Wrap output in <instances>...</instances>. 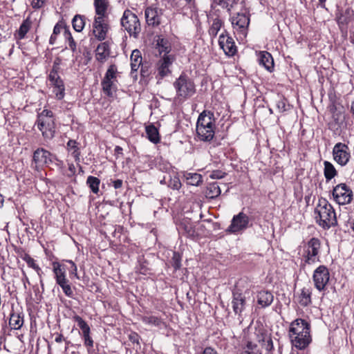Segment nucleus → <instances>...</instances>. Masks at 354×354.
Wrapping results in <instances>:
<instances>
[{
  "label": "nucleus",
  "instance_id": "1",
  "mask_svg": "<svg viewBox=\"0 0 354 354\" xmlns=\"http://www.w3.org/2000/svg\"><path fill=\"white\" fill-rule=\"evenodd\" d=\"M310 325L303 319H297L290 324L289 333L292 344L299 349H304L311 342Z\"/></svg>",
  "mask_w": 354,
  "mask_h": 354
},
{
  "label": "nucleus",
  "instance_id": "2",
  "mask_svg": "<svg viewBox=\"0 0 354 354\" xmlns=\"http://www.w3.org/2000/svg\"><path fill=\"white\" fill-rule=\"evenodd\" d=\"M317 223L323 229L328 230L337 225L336 214L333 207L325 198H319L315 208Z\"/></svg>",
  "mask_w": 354,
  "mask_h": 354
},
{
  "label": "nucleus",
  "instance_id": "3",
  "mask_svg": "<svg viewBox=\"0 0 354 354\" xmlns=\"http://www.w3.org/2000/svg\"><path fill=\"white\" fill-rule=\"evenodd\" d=\"M176 92V97L185 100L196 93L194 82L185 73H182L173 84Z\"/></svg>",
  "mask_w": 354,
  "mask_h": 354
},
{
  "label": "nucleus",
  "instance_id": "4",
  "mask_svg": "<svg viewBox=\"0 0 354 354\" xmlns=\"http://www.w3.org/2000/svg\"><path fill=\"white\" fill-rule=\"evenodd\" d=\"M121 25L131 36L138 37L141 31L140 21L134 13L129 10H124L121 18Z\"/></svg>",
  "mask_w": 354,
  "mask_h": 354
},
{
  "label": "nucleus",
  "instance_id": "5",
  "mask_svg": "<svg viewBox=\"0 0 354 354\" xmlns=\"http://www.w3.org/2000/svg\"><path fill=\"white\" fill-rule=\"evenodd\" d=\"M165 10L156 5H151L146 8L145 16L146 22L149 26L158 27L163 21Z\"/></svg>",
  "mask_w": 354,
  "mask_h": 354
},
{
  "label": "nucleus",
  "instance_id": "6",
  "mask_svg": "<svg viewBox=\"0 0 354 354\" xmlns=\"http://www.w3.org/2000/svg\"><path fill=\"white\" fill-rule=\"evenodd\" d=\"M333 196L339 205L348 204L352 201L353 192L345 183H341L333 188Z\"/></svg>",
  "mask_w": 354,
  "mask_h": 354
},
{
  "label": "nucleus",
  "instance_id": "7",
  "mask_svg": "<svg viewBox=\"0 0 354 354\" xmlns=\"http://www.w3.org/2000/svg\"><path fill=\"white\" fill-rule=\"evenodd\" d=\"M249 217L243 212L234 215L226 232L230 234H236L246 230L249 225Z\"/></svg>",
  "mask_w": 354,
  "mask_h": 354
},
{
  "label": "nucleus",
  "instance_id": "8",
  "mask_svg": "<svg viewBox=\"0 0 354 354\" xmlns=\"http://www.w3.org/2000/svg\"><path fill=\"white\" fill-rule=\"evenodd\" d=\"M329 279L330 274L326 266H319L314 271L313 279L315 287L319 291H323L325 290L326 286L329 281Z\"/></svg>",
  "mask_w": 354,
  "mask_h": 354
},
{
  "label": "nucleus",
  "instance_id": "9",
  "mask_svg": "<svg viewBox=\"0 0 354 354\" xmlns=\"http://www.w3.org/2000/svg\"><path fill=\"white\" fill-rule=\"evenodd\" d=\"M107 17H95L93 23V34L97 40L106 39L109 26L106 21Z\"/></svg>",
  "mask_w": 354,
  "mask_h": 354
},
{
  "label": "nucleus",
  "instance_id": "10",
  "mask_svg": "<svg viewBox=\"0 0 354 354\" xmlns=\"http://www.w3.org/2000/svg\"><path fill=\"white\" fill-rule=\"evenodd\" d=\"M218 44L225 54L229 57L234 55L237 52V48L233 38L230 36L226 30H224L219 36Z\"/></svg>",
  "mask_w": 354,
  "mask_h": 354
},
{
  "label": "nucleus",
  "instance_id": "11",
  "mask_svg": "<svg viewBox=\"0 0 354 354\" xmlns=\"http://www.w3.org/2000/svg\"><path fill=\"white\" fill-rule=\"evenodd\" d=\"M335 160L340 165H346L351 157L348 147L342 142L337 143L333 149Z\"/></svg>",
  "mask_w": 354,
  "mask_h": 354
},
{
  "label": "nucleus",
  "instance_id": "12",
  "mask_svg": "<svg viewBox=\"0 0 354 354\" xmlns=\"http://www.w3.org/2000/svg\"><path fill=\"white\" fill-rule=\"evenodd\" d=\"M232 308L235 315H241L245 308V297L243 295L242 290L236 286L232 290Z\"/></svg>",
  "mask_w": 354,
  "mask_h": 354
},
{
  "label": "nucleus",
  "instance_id": "13",
  "mask_svg": "<svg viewBox=\"0 0 354 354\" xmlns=\"http://www.w3.org/2000/svg\"><path fill=\"white\" fill-rule=\"evenodd\" d=\"M36 124L45 139L51 140L55 136V124L54 119L37 120Z\"/></svg>",
  "mask_w": 354,
  "mask_h": 354
},
{
  "label": "nucleus",
  "instance_id": "14",
  "mask_svg": "<svg viewBox=\"0 0 354 354\" xmlns=\"http://www.w3.org/2000/svg\"><path fill=\"white\" fill-rule=\"evenodd\" d=\"M56 160L55 155L44 148H38L33 153V161L40 166L48 165Z\"/></svg>",
  "mask_w": 354,
  "mask_h": 354
},
{
  "label": "nucleus",
  "instance_id": "15",
  "mask_svg": "<svg viewBox=\"0 0 354 354\" xmlns=\"http://www.w3.org/2000/svg\"><path fill=\"white\" fill-rule=\"evenodd\" d=\"M256 336L257 342L266 349L268 354H272L274 346L271 334L264 328H259L256 333Z\"/></svg>",
  "mask_w": 354,
  "mask_h": 354
},
{
  "label": "nucleus",
  "instance_id": "16",
  "mask_svg": "<svg viewBox=\"0 0 354 354\" xmlns=\"http://www.w3.org/2000/svg\"><path fill=\"white\" fill-rule=\"evenodd\" d=\"M354 13L353 10L351 8H346V9L338 8L335 13V18L337 23L341 30L346 28L347 25L353 19Z\"/></svg>",
  "mask_w": 354,
  "mask_h": 354
},
{
  "label": "nucleus",
  "instance_id": "17",
  "mask_svg": "<svg viewBox=\"0 0 354 354\" xmlns=\"http://www.w3.org/2000/svg\"><path fill=\"white\" fill-rule=\"evenodd\" d=\"M174 61V57L171 55H164L158 63V75L162 77H165L169 73V66Z\"/></svg>",
  "mask_w": 354,
  "mask_h": 354
},
{
  "label": "nucleus",
  "instance_id": "18",
  "mask_svg": "<svg viewBox=\"0 0 354 354\" xmlns=\"http://www.w3.org/2000/svg\"><path fill=\"white\" fill-rule=\"evenodd\" d=\"M24 324V315L22 312L15 310L12 305V310L10 315L9 325L12 329L19 330Z\"/></svg>",
  "mask_w": 354,
  "mask_h": 354
},
{
  "label": "nucleus",
  "instance_id": "19",
  "mask_svg": "<svg viewBox=\"0 0 354 354\" xmlns=\"http://www.w3.org/2000/svg\"><path fill=\"white\" fill-rule=\"evenodd\" d=\"M274 300L272 293L267 290H261L257 294V301L261 308L270 306Z\"/></svg>",
  "mask_w": 354,
  "mask_h": 354
},
{
  "label": "nucleus",
  "instance_id": "20",
  "mask_svg": "<svg viewBox=\"0 0 354 354\" xmlns=\"http://www.w3.org/2000/svg\"><path fill=\"white\" fill-rule=\"evenodd\" d=\"M215 127L214 113L209 111H203L198 116L196 127Z\"/></svg>",
  "mask_w": 354,
  "mask_h": 354
},
{
  "label": "nucleus",
  "instance_id": "21",
  "mask_svg": "<svg viewBox=\"0 0 354 354\" xmlns=\"http://www.w3.org/2000/svg\"><path fill=\"white\" fill-rule=\"evenodd\" d=\"M232 24L233 26H238L240 30L245 34L250 24V18L245 14L238 13L232 19Z\"/></svg>",
  "mask_w": 354,
  "mask_h": 354
},
{
  "label": "nucleus",
  "instance_id": "22",
  "mask_svg": "<svg viewBox=\"0 0 354 354\" xmlns=\"http://www.w3.org/2000/svg\"><path fill=\"white\" fill-rule=\"evenodd\" d=\"M215 127H196V133L199 139L204 142H209L214 136Z\"/></svg>",
  "mask_w": 354,
  "mask_h": 354
},
{
  "label": "nucleus",
  "instance_id": "23",
  "mask_svg": "<svg viewBox=\"0 0 354 354\" xmlns=\"http://www.w3.org/2000/svg\"><path fill=\"white\" fill-rule=\"evenodd\" d=\"M53 271L57 284L68 280L66 276V268L64 266L55 261L53 263Z\"/></svg>",
  "mask_w": 354,
  "mask_h": 354
},
{
  "label": "nucleus",
  "instance_id": "24",
  "mask_svg": "<svg viewBox=\"0 0 354 354\" xmlns=\"http://www.w3.org/2000/svg\"><path fill=\"white\" fill-rule=\"evenodd\" d=\"M259 63L265 67L268 71H272L274 68V61L270 53L263 51L259 55Z\"/></svg>",
  "mask_w": 354,
  "mask_h": 354
},
{
  "label": "nucleus",
  "instance_id": "25",
  "mask_svg": "<svg viewBox=\"0 0 354 354\" xmlns=\"http://www.w3.org/2000/svg\"><path fill=\"white\" fill-rule=\"evenodd\" d=\"M109 46L106 42H102L97 46L95 54L97 60L103 62L109 56Z\"/></svg>",
  "mask_w": 354,
  "mask_h": 354
},
{
  "label": "nucleus",
  "instance_id": "26",
  "mask_svg": "<svg viewBox=\"0 0 354 354\" xmlns=\"http://www.w3.org/2000/svg\"><path fill=\"white\" fill-rule=\"evenodd\" d=\"M108 0H94V7L96 17H107V9L109 7Z\"/></svg>",
  "mask_w": 354,
  "mask_h": 354
},
{
  "label": "nucleus",
  "instance_id": "27",
  "mask_svg": "<svg viewBox=\"0 0 354 354\" xmlns=\"http://www.w3.org/2000/svg\"><path fill=\"white\" fill-rule=\"evenodd\" d=\"M131 73L136 72L142 65V56L139 50L136 49L132 51L131 55Z\"/></svg>",
  "mask_w": 354,
  "mask_h": 354
},
{
  "label": "nucleus",
  "instance_id": "28",
  "mask_svg": "<svg viewBox=\"0 0 354 354\" xmlns=\"http://www.w3.org/2000/svg\"><path fill=\"white\" fill-rule=\"evenodd\" d=\"M321 247L320 241L317 238H312L307 243L306 252L311 253V256H318Z\"/></svg>",
  "mask_w": 354,
  "mask_h": 354
},
{
  "label": "nucleus",
  "instance_id": "29",
  "mask_svg": "<svg viewBox=\"0 0 354 354\" xmlns=\"http://www.w3.org/2000/svg\"><path fill=\"white\" fill-rule=\"evenodd\" d=\"M116 82L117 80H102L101 85L102 86L103 92L107 96L112 97L113 95V93L117 90Z\"/></svg>",
  "mask_w": 354,
  "mask_h": 354
},
{
  "label": "nucleus",
  "instance_id": "30",
  "mask_svg": "<svg viewBox=\"0 0 354 354\" xmlns=\"http://www.w3.org/2000/svg\"><path fill=\"white\" fill-rule=\"evenodd\" d=\"M50 85L53 86V93L57 100H62L65 95V86L62 79L57 80L50 82Z\"/></svg>",
  "mask_w": 354,
  "mask_h": 354
},
{
  "label": "nucleus",
  "instance_id": "31",
  "mask_svg": "<svg viewBox=\"0 0 354 354\" xmlns=\"http://www.w3.org/2000/svg\"><path fill=\"white\" fill-rule=\"evenodd\" d=\"M221 193V188L216 182L209 183L206 187L205 196L213 199L218 197Z\"/></svg>",
  "mask_w": 354,
  "mask_h": 354
},
{
  "label": "nucleus",
  "instance_id": "32",
  "mask_svg": "<svg viewBox=\"0 0 354 354\" xmlns=\"http://www.w3.org/2000/svg\"><path fill=\"white\" fill-rule=\"evenodd\" d=\"M32 21L29 17L23 21L19 30L15 34V37L17 39H22L25 37L27 32L29 31L31 27Z\"/></svg>",
  "mask_w": 354,
  "mask_h": 354
},
{
  "label": "nucleus",
  "instance_id": "33",
  "mask_svg": "<svg viewBox=\"0 0 354 354\" xmlns=\"http://www.w3.org/2000/svg\"><path fill=\"white\" fill-rule=\"evenodd\" d=\"M22 259L26 262V263L28 264V266L30 268L34 269L37 272V274L40 277V283H41V288H44V283H43V281H42V279H41V273H42V272L41 270V268L39 267L38 265H37L35 263V260L28 254H25L22 257Z\"/></svg>",
  "mask_w": 354,
  "mask_h": 354
},
{
  "label": "nucleus",
  "instance_id": "34",
  "mask_svg": "<svg viewBox=\"0 0 354 354\" xmlns=\"http://www.w3.org/2000/svg\"><path fill=\"white\" fill-rule=\"evenodd\" d=\"M78 145V142L75 140H69L67 142L68 151L71 152V155L77 162L80 160V151Z\"/></svg>",
  "mask_w": 354,
  "mask_h": 354
},
{
  "label": "nucleus",
  "instance_id": "35",
  "mask_svg": "<svg viewBox=\"0 0 354 354\" xmlns=\"http://www.w3.org/2000/svg\"><path fill=\"white\" fill-rule=\"evenodd\" d=\"M146 133L149 140L154 144L160 142V136L158 129L153 124L146 127Z\"/></svg>",
  "mask_w": 354,
  "mask_h": 354
},
{
  "label": "nucleus",
  "instance_id": "36",
  "mask_svg": "<svg viewBox=\"0 0 354 354\" xmlns=\"http://www.w3.org/2000/svg\"><path fill=\"white\" fill-rule=\"evenodd\" d=\"M86 24V17L84 15H76L72 20V25L76 32H82Z\"/></svg>",
  "mask_w": 354,
  "mask_h": 354
},
{
  "label": "nucleus",
  "instance_id": "37",
  "mask_svg": "<svg viewBox=\"0 0 354 354\" xmlns=\"http://www.w3.org/2000/svg\"><path fill=\"white\" fill-rule=\"evenodd\" d=\"M324 176L326 179V181L330 180L337 175V171L335 167L328 161H324Z\"/></svg>",
  "mask_w": 354,
  "mask_h": 354
},
{
  "label": "nucleus",
  "instance_id": "38",
  "mask_svg": "<svg viewBox=\"0 0 354 354\" xmlns=\"http://www.w3.org/2000/svg\"><path fill=\"white\" fill-rule=\"evenodd\" d=\"M141 320L145 324L156 327H160L161 325L164 324L161 318L153 315L143 316L142 317Z\"/></svg>",
  "mask_w": 354,
  "mask_h": 354
},
{
  "label": "nucleus",
  "instance_id": "39",
  "mask_svg": "<svg viewBox=\"0 0 354 354\" xmlns=\"http://www.w3.org/2000/svg\"><path fill=\"white\" fill-rule=\"evenodd\" d=\"M212 5L220 6L222 8L226 9L227 12H230L234 5L238 3L239 0H212Z\"/></svg>",
  "mask_w": 354,
  "mask_h": 354
},
{
  "label": "nucleus",
  "instance_id": "40",
  "mask_svg": "<svg viewBox=\"0 0 354 354\" xmlns=\"http://www.w3.org/2000/svg\"><path fill=\"white\" fill-rule=\"evenodd\" d=\"M223 24V22L220 18L216 17L214 19L212 24L208 30L209 35L212 37H216Z\"/></svg>",
  "mask_w": 354,
  "mask_h": 354
},
{
  "label": "nucleus",
  "instance_id": "41",
  "mask_svg": "<svg viewBox=\"0 0 354 354\" xmlns=\"http://www.w3.org/2000/svg\"><path fill=\"white\" fill-rule=\"evenodd\" d=\"M202 176L197 173H189L186 175L187 183L191 185L198 186L202 183Z\"/></svg>",
  "mask_w": 354,
  "mask_h": 354
},
{
  "label": "nucleus",
  "instance_id": "42",
  "mask_svg": "<svg viewBox=\"0 0 354 354\" xmlns=\"http://www.w3.org/2000/svg\"><path fill=\"white\" fill-rule=\"evenodd\" d=\"M311 292L309 289L304 288L301 290L299 304L302 306H307L311 303Z\"/></svg>",
  "mask_w": 354,
  "mask_h": 354
},
{
  "label": "nucleus",
  "instance_id": "43",
  "mask_svg": "<svg viewBox=\"0 0 354 354\" xmlns=\"http://www.w3.org/2000/svg\"><path fill=\"white\" fill-rule=\"evenodd\" d=\"M100 183V180L97 177L89 176L87 178L86 184L94 194L98 193Z\"/></svg>",
  "mask_w": 354,
  "mask_h": 354
},
{
  "label": "nucleus",
  "instance_id": "44",
  "mask_svg": "<svg viewBox=\"0 0 354 354\" xmlns=\"http://www.w3.org/2000/svg\"><path fill=\"white\" fill-rule=\"evenodd\" d=\"M59 70V60L57 59L54 62L53 68L50 71L48 75V80L50 82H53V81H56L57 80L61 79L59 75H58V72Z\"/></svg>",
  "mask_w": 354,
  "mask_h": 354
},
{
  "label": "nucleus",
  "instance_id": "45",
  "mask_svg": "<svg viewBox=\"0 0 354 354\" xmlns=\"http://www.w3.org/2000/svg\"><path fill=\"white\" fill-rule=\"evenodd\" d=\"M118 69L115 64H111L107 69L103 80H117Z\"/></svg>",
  "mask_w": 354,
  "mask_h": 354
},
{
  "label": "nucleus",
  "instance_id": "46",
  "mask_svg": "<svg viewBox=\"0 0 354 354\" xmlns=\"http://www.w3.org/2000/svg\"><path fill=\"white\" fill-rule=\"evenodd\" d=\"M58 285L62 288L63 292L67 297L74 298V293L68 280L59 283Z\"/></svg>",
  "mask_w": 354,
  "mask_h": 354
},
{
  "label": "nucleus",
  "instance_id": "47",
  "mask_svg": "<svg viewBox=\"0 0 354 354\" xmlns=\"http://www.w3.org/2000/svg\"><path fill=\"white\" fill-rule=\"evenodd\" d=\"M182 257L178 252H174L171 258V264L175 270H179L181 267Z\"/></svg>",
  "mask_w": 354,
  "mask_h": 354
},
{
  "label": "nucleus",
  "instance_id": "48",
  "mask_svg": "<svg viewBox=\"0 0 354 354\" xmlns=\"http://www.w3.org/2000/svg\"><path fill=\"white\" fill-rule=\"evenodd\" d=\"M64 35H65L66 39L68 42L69 48H71V50L73 52H75V50H76V43L74 41V39H73V37L71 35V33L70 32V31L68 30L65 29V30H64Z\"/></svg>",
  "mask_w": 354,
  "mask_h": 354
},
{
  "label": "nucleus",
  "instance_id": "49",
  "mask_svg": "<svg viewBox=\"0 0 354 354\" xmlns=\"http://www.w3.org/2000/svg\"><path fill=\"white\" fill-rule=\"evenodd\" d=\"M62 28H63L62 26L59 24H57L54 26L53 34L51 35L50 39H49V43L50 44L53 45L55 43L56 36L60 33Z\"/></svg>",
  "mask_w": 354,
  "mask_h": 354
},
{
  "label": "nucleus",
  "instance_id": "50",
  "mask_svg": "<svg viewBox=\"0 0 354 354\" xmlns=\"http://www.w3.org/2000/svg\"><path fill=\"white\" fill-rule=\"evenodd\" d=\"M319 261V257L317 256H311V253L308 254L307 252L305 251L304 254V264H313L315 262Z\"/></svg>",
  "mask_w": 354,
  "mask_h": 354
},
{
  "label": "nucleus",
  "instance_id": "51",
  "mask_svg": "<svg viewBox=\"0 0 354 354\" xmlns=\"http://www.w3.org/2000/svg\"><path fill=\"white\" fill-rule=\"evenodd\" d=\"M47 119H54L53 113L51 111L48 109H44L41 113H40L37 116V120H46Z\"/></svg>",
  "mask_w": 354,
  "mask_h": 354
},
{
  "label": "nucleus",
  "instance_id": "52",
  "mask_svg": "<svg viewBox=\"0 0 354 354\" xmlns=\"http://www.w3.org/2000/svg\"><path fill=\"white\" fill-rule=\"evenodd\" d=\"M66 261L71 265V267L68 268L70 274L71 276H74L76 279H79L80 277L77 274V268L75 263L71 260H67Z\"/></svg>",
  "mask_w": 354,
  "mask_h": 354
},
{
  "label": "nucleus",
  "instance_id": "53",
  "mask_svg": "<svg viewBox=\"0 0 354 354\" xmlns=\"http://www.w3.org/2000/svg\"><path fill=\"white\" fill-rule=\"evenodd\" d=\"M73 320L77 322V326L80 327L81 330L86 329L88 326H89L87 323L79 315H75L73 317Z\"/></svg>",
  "mask_w": 354,
  "mask_h": 354
},
{
  "label": "nucleus",
  "instance_id": "54",
  "mask_svg": "<svg viewBox=\"0 0 354 354\" xmlns=\"http://www.w3.org/2000/svg\"><path fill=\"white\" fill-rule=\"evenodd\" d=\"M286 103L283 99H280L277 102V107L280 112H283L286 110Z\"/></svg>",
  "mask_w": 354,
  "mask_h": 354
},
{
  "label": "nucleus",
  "instance_id": "55",
  "mask_svg": "<svg viewBox=\"0 0 354 354\" xmlns=\"http://www.w3.org/2000/svg\"><path fill=\"white\" fill-rule=\"evenodd\" d=\"M180 186L181 183L178 178H175L169 184V187L174 189H178Z\"/></svg>",
  "mask_w": 354,
  "mask_h": 354
},
{
  "label": "nucleus",
  "instance_id": "56",
  "mask_svg": "<svg viewBox=\"0 0 354 354\" xmlns=\"http://www.w3.org/2000/svg\"><path fill=\"white\" fill-rule=\"evenodd\" d=\"M44 2L45 0H33L32 2V6L35 9H39L44 6Z\"/></svg>",
  "mask_w": 354,
  "mask_h": 354
},
{
  "label": "nucleus",
  "instance_id": "57",
  "mask_svg": "<svg viewBox=\"0 0 354 354\" xmlns=\"http://www.w3.org/2000/svg\"><path fill=\"white\" fill-rule=\"evenodd\" d=\"M84 340V344L86 346L91 348L93 346V341L92 338L89 335L83 337Z\"/></svg>",
  "mask_w": 354,
  "mask_h": 354
},
{
  "label": "nucleus",
  "instance_id": "58",
  "mask_svg": "<svg viewBox=\"0 0 354 354\" xmlns=\"http://www.w3.org/2000/svg\"><path fill=\"white\" fill-rule=\"evenodd\" d=\"M129 337L131 342L136 343L138 344H139L140 336L137 333H131L129 335Z\"/></svg>",
  "mask_w": 354,
  "mask_h": 354
},
{
  "label": "nucleus",
  "instance_id": "59",
  "mask_svg": "<svg viewBox=\"0 0 354 354\" xmlns=\"http://www.w3.org/2000/svg\"><path fill=\"white\" fill-rule=\"evenodd\" d=\"M162 43H163V39H161L160 43V42L158 43V45L159 46H161V48H160L159 51H160V53L164 52L165 53L164 55H168V53L169 52V50L168 49V47L167 46H165L162 44Z\"/></svg>",
  "mask_w": 354,
  "mask_h": 354
},
{
  "label": "nucleus",
  "instance_id": "60",
  "mask_svg": "<svg viewBox=\"0 0 354 354\" xmlns=\"http://www.w3.org/2000/svg\"><path fill=\"white\" fill-rule=\"evenodd\" d=\"M210 177L213 179H219L223 177V174L220 171H214L210 175Z\"/></svg>",
  "mask_w": 354,
  "mask_h": 354
},
{
  "label": "nucleus",
  "instance_id": "61",
  "mask_svg": "<svg viewBox=\"0 0 354 354\" xmlns=\"http://www.w3.org/2000/svg\"><path fill=\"white\" fill-rule=\"evenodd\" d=\"M122 180L120 179H117L113 181V185L115 189H119L122 186Z\"/></svg>",
  "mask_w": 354,
  "mask_h": 354
},
{
  "label": "nucleus",
  "instance_id": "62",
  "mask_svg": "<svg viewBox=\"0 0 354 354\" xmlns=\"http://www.w3.org/2000/svg\"><path fill=\"white\" fill-rule=\"evenodd\" d=\"M257 348V344H253L252 342H248L246 344L247 351H253Z\"/></svg>",
  "mask_w": 354,
  "mask_h": 354
},
{
  "label": "nucleus",
  "instance_id": "63",
  "mask_svg": "<svg viewBox=\"0 0 354 354\" xmlns=\"http://www.w3.org/2000/svg\"><path fill=\"white\" fill-rule=\"evenodd\" d=\"M203 354H218V353L213 348H212L210 347H207V348H205Z\"/></svg>",
  "mask_w": 354,
  "mask_h": 354
},
{
  "label": "nucleus",
  "instance_id": "64",
  "mask_svg": "<svg viewBox=\"0 0 354 354\" xmlns=\"http://www.w3.org/2000/svg\"><path fill=\"white\" fill-rule=\"evenodd\" d=\"M64 337L62 334L60 333H57L56 334V337H55V341L57 342V343H60L62 342L63 340H64Z\"/></svg>",
  "mask_w": 354,
  "mask_h": 354
}]
</instances>
